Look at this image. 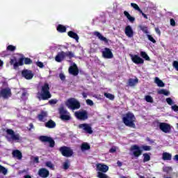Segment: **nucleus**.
<instances>
[{"label":"nucleus","instance_id":"nucleus-1","mask_svg":"<svg viewBox=\"0 0 178 178\" xmlns=\"http://www.w3.org/2000/svg\"><path fill=\"white\" fill-rule=\"evenodd\" d=\"M51 97L52 95H51V92H49V84L44 83L41 87L40 92L37 93V98H38L40 101H47L49 99V98H51Z\"/></svg>","mask_w":178,"mask_h":178},{"label":"nucleus","instance_id":"nucleus-2","mask_svg":"<svg viewBox=\"0 0 178 178\" xmlns=\"http://www.w3.org/2000/svg\"><path fill=\"white\" fill-rule=\"evenodd\" d=\"M31 63H33V60L30 58L21 57L19 58L18 62L16 58H10V65L13 66V69H15V70H16L19 66H23L24 64L31 65Z\"/></svg>","mask_w":178,"mask_h":178},{"label":"nucleus","instance_id":"nucleus-3","mask_svg":"<svg viewBox=\"0 0 178 178\" xmlns=\"http://www.w3.org/2000/svg\"><path fill=\"white\" fill-rule=\"evenodd\" d=\"M122 122L125 126L127 127H131L132 129H136V116L133 113H127L125 116L122 118Z\"/></svg>","mask_w":178,"mask_h":178},{"label":"nucleus","instance_id":"nucleus-4","mask_svg":"<svg viewBox=\"0 0 178 178\" xmlns=\"http://www.w3.org/2000/svg\"><path fill=\"white\" fill-rule=\"evenodd\" d=\"M65 58H69V59H72V58H74V53L72 51H60L58 52V54L55 57L56 62H58L60 63L63 60H65Z\"/></svg>","mask_w":178,"mask_h":178},{"label":"nucleus","instance_id":"nucleus-5","mask_svg":"<svg viewBox=\"0 0 178 178\" xmlns=\"http://www.w3.org/2000/svg\"><path fill=\"white\" fill-rule=\"evenodd\" d=\"M65 105L69 108V109H71V111H76L77 109H80L81 107L80 102L77 101L74 98L68 99L65 102Z\"/></svg>","mask_w":178,"mask_h":178},{"label":"nucleus","instance_id":"nucleus-6","mask_svg":"<svg viewBox=\"0 0 178 178\" xmlns=\"http://www.w3.org/2000/svg\"><path fill=\"white\" fill-rule=\"evenodd\" d=\"M58 113L60 115V119H61L63 122H67L69 120H72V116L70 115V113H69L67 110L65 109L64 106H60L58 108Z\"/></svg>","mask_w":178,"mask_h":178},{"label":"nucleus","instance_id":"nucleus-7","mask_svg":"<svg viewBox=\"0 0 178 178\" xmlns=\"http://www.w3.org/2000/svg\"><path fill=\"white\" fill-rule=\"evenodd\" d=\"M58 151L60 152L61 155L65 156V158H70V156H73V149L67 146L60 147Z\"/></svg>","mask_w":178,"mask_h":178},{"label":"nucleus","instance_id":"nucleus-8","mask_svg":"<svg viewBox=\"0 0 178 178\" xmlns=\"http://www.w3.org/2000/svg\"><path fill=\"white\" fill-rule=\"evenodd\" d=\"M6 134L10 136V138H8V141H19L20 140V135L19 134H15V131L10 129H6Z\"/></svg>","mask_w":178,"mask_h":178},{"label":"nucleus","instance_id":"nucleus-9","mask_svg":"<svg viewBox=\"0 0 178 178\" xmlns=\"http://www.w3.org/2000/svg\"><path fill=\"white\" fill-rule=\"evenodd\" d=\"M39 140L41 143H49L50 148H54V147H55V140L50 136H39Z\"/></svg>","mask_w":178,"mask_h":178},{"label":"nucleus","instance_id":"nucleus-10","mask_svg":"<svg viewBox=\"0 0 178 178\" xmlns=\"http://www.w3.org/2000/svg\"><path fill=\"white\" fill-rule=\"evenodd\" d=\"M74 116L79 120H87L88 119V112L86 110L79 111L74 113Z\"/></svg>","mask_w":178,"mask_h":178},{"label":"nucleus","instance_id":"nucleus-11","mask_svg":"<svg viewBox=\"0 0 178 178\" xmlns=\"http://www.w3.org/2000/svg\"><path fill=\"white\" fill-rule=\"evenodd\" d=\"M0 97L4 99H8V98L12 97V90L9 88L1 89L0 91Z\"/></svg>","mask_w":178,"mask_h":178},{"label":"nucleus","instance_id":"nucleus-12","mask_svg":"<svg viewBox=\"0 0 178 178\" xmlns=\"http://www.w3.org/2000/svg\"><path fill=\"white\" fill-rule=\"evenodd\" d=\"M130 151L133 152V155L135 156V158H138V156L143 154V150L137 145H132L131 147Z\"/></svg>","mask_w":178,"mask_h":178},{"label":"nucleus","instance_id":"nucleus-13","mask_svg":"<svg viewBox=\"0 0 178 178\" xmlns=\"http://www.w3.org/2000/svg\"><path fill=\"white\" fill-rule=\"evenodd\" d=\"M131 59L135 65H143L144 64V59L141 58L137 54H130Z\"/></svg>","mask_w":178,"mask_h":178},{"label":"nucleus","instance_id":"nucleus-14","mask_svg":"<svg viewBox=\"0 0 178 178\" xmlns=\"http://www.w3.org/2000/svg\"><path fill=\"white\" fill-rule=\"evenodd\" d=\"M159 129L163 133H170V130H172V127H170V124L166 122H161L159 124Z\"/></svg>","mask_w":178,"mask_h":178},{"label":"nucleus","instance_id":"nucleus-15","mask_svg":"<svg viewBox=\"0 0 178 178\" xmlns=\"http://www.w3.org/2000/svg\"><path fill=\"white\" fill-rule=\"evenodd\" d=\"M79 129H83L87 134H92L93 133L92 128L88 124H81L79 125Z\"/></svg>","mask_w":178,"mask_h":178},{"label":"nucleus","instance_id":"nucleus-16","mask_svg":"<svg viewBox=\"0 0 178 178\" xmlns=\"http://www.w3.org/2000/svg\"><path fill=\"white\" fill-rule=\"evenodd\" d=\"M22 76L24 77L26 80H31L34 77V74L33 71L29 70H23L22 71Z\"/></svg>","mask_w":178,"mask_h":178},{"label":"nucleus","instance_id":"nucleus-17","mask_svg":"<svg viewBox=\"0 0 178 178\" xmlns=\"http://www.w3.org/2000/svg\"><path fill=\"white\" fill-rule=\"evenodd\" d=\"M96 170L100 172L101 173H106L109 170V167L105 164L97 163L96 165Z\"/></svg>","mask_w":178,"mask_h":178},{"label":"nucleus","instance_id":"nucleus-18","mask_svg":"<svg viewBox=\"0 0 178 178\" xmlns=\"http://www.w3.org/2000/svg\"><path fill=\"white\" fill-rule=\"evenodd\" d=\"M102 56L104 59H112L113 58V53H112L111 49L106 47L104 51H102Z\"/></svg>","mask_w":178,"mask_h":178},{"label":"nucleus","instance_id":"nucleus-19","mask_svg":"<svg viewBox=\"0 0 178 178\" xmlns=\"http://www.w3.org/2000/svg\"><path fill=\"white\" fill-rule=\"evenodd\" d=\"M68 73L72 76H79V67L76 63H74L72 66L69 67Z\"/></svg>","mask_w":178,"mask_h":178},{"label":"nucleus","instance_id":"nucleus-20","mask_svg":"<svg viewBox=\"0 0 178 178\" xmlns=\"http://www.w3.org/2000/svg\"><path fill=\"white\" fill-rule=\"evenodd\" d=\"M124 33L127 37H128L129 38H131L134 36V31H133V28H131V26L130 25H127L125 27Z\"/></svg>","mask_w":178,"mask_h":178},{"label":"nucleus","instance_id":"nucleus-21","mask_svg":"<svg viewBox=\"0 0 178 178\" xmlns=\"http://www.w3.org/2000/svg\"><path fill=\"white\" fill-rule=\"evenodd\" d=\"M38 176L42 178H47L49 176V171L47 168H40L38 172Z\"/></svg>","mask_w":178,"mask_h":178},{"label":"nucleus","instance_id":"nucleus-22","mask_svg":"<svg viewBox=\"0 0 178 178\" xmlns=\"http://www.w3.org/2000/svg\"><path fill=\"white\" fill-rule=\"evenodd\" d=\"M93 34H94V35L97 37L99 38V40H100V41H103L106 44H108V39L104 37L102 35V34H101V33H99L98 31H95Z\"/></svg>","mask_w":178,"mask_h":178},{"label":"nucleus","instance_id":"nucleus-23","mask_svg":"<svg viewBox=\"0 0 178 178\" xmlns=\"http://www.w3.org/2000/svg\"><path fill=\"white\" fill-rule=\"evenodd\" d=\"M44 125L47 129H55V127H56V122L52 120H49Z\"/></svg>","mask_w":178,"mask_h":178},{"label":"nucleus","instance_id":"nucleus-24","mask_svg":"<svg viewBox=\"0 0 178 178\" xmlns=\"http://www.w3.org/2000/svg\"><path fill=\"white\" fill-rule=\"evenodd\" d=\"M48 116V114L46 111H41V113L38 115V119L40 122H44V119Z\"/></svg>","mask_w":178,"mask_h":178},{"label":"nucleus","instance_id":"nucleus-25","mask_svg":"<svg viewBox=\"0 0 178 178\" xmlns=\"http://www.w3.org/2000/svg\"><path fill=\"white\" fill-rule=\"evenodd\" d=\"M163 161H172V154L163 152L162 154Z\"/></svg>","mask_w":178,"mask_h":178},{"label":"nucleus","instance_id":"nucleus-26","mask_svg":"<svg viewBox=\"0 0 178 178\" xmlns=\"http://www.w3.org/2000/svg\"><path fill=\"white\" fill-rule=\"evenodd\" d=\"M13 156L14 158H17V159H22L23 158V155L22 154V152L19 150H14L13 152Z\"/></svg>","mask_w":178,"mask_h":178},{"label":"nucleus","instance_id":"nucleus-27","mask_svg":"<svg viewBox=\"0 0 178 178\" xmlns=\"http://www.w3.org/2000/svg\"><path fill=\"white\" fill-rule=\"evenodd\" d=\"M67 35H69L70 38H74V40H76L77 42H79V35H77V33H74V31H70L67 33Z\"/></svg>","mask_w":178,"mask_h":178},{"label":"nucleus","instance_id":"nucleus-28","mask_svg":"<svg viewBox=\"0 0 178 178\" xmlns=\"http://www.w3.org/2000/svg\"><path fill=\"white\" fill-rule=\"evenodd\" d=\"M138 83V79L136 78L135 79L130 78L128 80V86H129L130 87H134V86H136V84Z\"/></svg>","mask_w":178,"mask_h":178},{"label":"nucleus","instance_id":"nucleus-29","mask_svg":"<svg viewBox=\"0 0 178 178\" xmlns=\"http://www.w3.org/2000/svg\"><path fill=\"white\" fill-rule=\"evenodd\" d=\"M81 149L82 152L88 151L91 149V146H90V144L88 143H83L81 145Z\"/></svg>","mask_w":178,"mask_h":178},{"label":"nucleus","instance_id":"nucleus-30","mask_svg":"<svg viewBox=\"0 0 178 178\" xmlns=\"http://www.w3.org/2000/svg\"><path fill=\"white\" fill-rule=\"evenodd\" d=\"M124 16H126V17L128 19V20H129V22H131V23H134L135 22L136 18L134 17H131V15H130V13H129V12L124 11Z\"/></svg>","mask_w":178,"mask_h":178},{"label":"nucleus","instance_id":"nucleus-31","mask_svg":"<svg viewBox=\"0 0 178 178\" xmlns=\"http://www.w3.org/2000/svg\"><path fill=\"white\" fill-rule=\"evenodd\" d=\"M143 156V163L149 162L151 161V153H144Z\"/></svg>","mask_w":178,"mask_h":178},{"label":"nucleus","instance_id":"nucleus-32","mask_svg":"<svg viewBox=\"0 0 178 178\" xmlns=\"http://www.w3.org/2000/svg\"><path fill=\"white\" fill-rule=\"evenodd\" d=\"M56 30L58 33H66V26L62 24H58L56 27Z\"/></svg>","mask_w":178,"mask_h":178},{"label":"nucleus","instance_id":"nucleus-33","mask_svg":"<svg viewBox=\"0 0 178 178\" xmlns=\"http://www.w3.org/2000/svg\"><path fill=\"white\" fill-rule=\"evenodd\" d=\"M154 81L156 84H157L158 87H165V83L162 80L159 79V78L156 77Z\"/></svg>","mask_w":178,"mask_h":178},{"label":"nucleus","instance_id":"nucleus-34","mask_svg":"<svg viewBox=\"0 0 178 178\" xmlns=\"http://www.w3.org/2000/svg\"><path fill=\"white\" fill-rule=\"evenodd\" d=\"M140 56L141 58L145 59V60H148V61L151 60L149 56H148V54H147L145 51H140Z\"/></svg>","mask_w":178,"mask_h":178},{"label":"nucleus","instance_id":"nucleus-35","mask_svg":"<svg viewBox=\"0 0 178 178\" xmlns=\"http://www.w3.org/2000/svg\"><path fill=\"white\" fill-rule=\"evenodd\" d=\"M70 168V161L69 160H66L63 163V168L64 170H67Z\"/></svg>","mask_w":178,"mask_h":178},{"label":"nucleus","instance_id":"nucleus-36","mask_svg":"<svg viewBox=\"0 0 178 178\" xmlns=\"http://www.w3.org/2000/svg\"><path fill=\"white\" fill-rule=\"evenodd\" d=\"M158 94L159 95L163 94V95H165V97H168L169 96V94H170V92L165 89H161L158 91Z\"/></svg>","mask_w":178,"mask_h":178},{"label":"nucleus","instance_id":"nucleus-37","mask_svg":"<svg viewBox=\"0 0 178 178\" xmlns=\"http://www.w3.org/2000/svg\"><path fill=\"white\" fill-rule=\"evenodd\" d=\"M131 6L135 9V10H138L139 13H142L141 8L137 5L136 3H131Z\"/></svg>","mask_w":178,"mask_h":178},{"label":"nucleus","instance_id":"nucleus-38","mask_svg":"<svg viewBox=\"0 0 178 178\" xmlns=\"http://www.w3.org/2000/svg\"><path fill=\"white\" fill-rule=\"evenodd\" d=\"M0 173H2V175H4V176L8 175V169L0 165Z\"/></svg>","mask_w":178,"mask_h":178},{"label":"nucleus","instance_id":"nucleus-39","mask_svg":"<svg viewBox=\"0 0 178 178\" xmlns=\"http://www.w3.org/2000/svg\"><path fill=\"white\" fill-rule=\"evenodd\" d=\"M139 29L145 33L148 34V27L143 25L139 26Z\"/></svg>","mask_w":178,"mask_h":178},{"label":"nucleus","instance_id":"nucleus-40","mask_svg":"<svg viewBox=\"0 0 178 178\" xmlns=\"http://www.w3.org/2000/svg\"><path fill=\"white\" fill-rule=\"evenodd\" d=\"M104 97H106V98H108L111 101H113V99H115V95L111 93H104Z\"/></svg>","mask_w":178,"mask_h":178},{"label":"nucleus","instance_id":"nucleus-41","mask_svg":"<svg viewBox=\"0 0 178 178\" xmlns=\"http://www.w3.org/2000/svg\"><path fill=\"white\" fill-rule=\"evenodd\" d=\"M145 99L146 102H149L150 104L154 103V99L152 98V97H151L149 95H146L145 97Z\"/></svg>","mask_w":178,"mask_h":178},{"label":"nucleus","instance_id":"nucleus-42","mask_svg":"<svg viewBox=\"0 0 178 178\" xmlns=\"http://www.w3.org/2000/svg\"><path fill=\"white\" fill-rule=\"evenodd\" d=\"M97 177L98 178H108V175L106 174H105V172H98Z\"/></svg>","mask_w":178,"mask_h":178},{"label":"nucleus","instance_id":"nucleus-43","mask_svg":"<svg viewBox=\"0 0 178 178\" xmlns=\"http://www.w3.org/2000/svg\"><path fill=\"white\" fill-rule=\"evenodd\" d=\"M6 49L10 52H14V51H16V47L12 44H10L7 47Z\"/></svg>","mask_w":178,"mask_h":178},{"label":"nucleus","instance_id":"nucleus-44","mask_svg":"<svg viewBox=\"0 0 178 178\" xmlns=\"http://www.w3.org/2000/svg\"><path fill=\"white\" fill-rule=\"evenodd\" d=\"M147 37L149 41H151V42H153V44H156V40H155L154 39V37H152V35L147 34Z\"/></svg>","mask_w":178,"mask_h":178},{"label":"nucleus","instance_id":"nucleus-45","mask_svg":"<svg viewBox=\"0 0 178 178\" xmlns=\"http://www.w3.org/2000/svg\"><path fill=\"white\" fill-rule=\"evenodd\" d=\"M141 148L143 151H151V146L142 145Z\"/></svg>","mask_w":178,"mask_h":178},{"label":"nucleus","instance_id":"nucleus-46","mask_svg":"<svg viewBox=\"0 0 178 178\" xmlns=\"http://www.w3.org/2000/svg\"><path fill=\"white\" fill-rule=\"evenodd\" d=\"M45 165L46 166H47V168H49L50 169H54V164H52L51 161L46 162Z\"/></svg>","mask_w":178,"mask_h":178},{"label":"nucleus","instance_id":"nucleus-47","mask_svg":"<svg viewBox=\"0 0 178 178\" xmlns=\"http://www.w3.org/2000/svg\"><path fill=\"white\" fill-rule=\"evenodd\" d=\"M165 101L168 105H173V100L172 99V98L168 97L165 99Z\"/></svg>","mask_w":178,"mask_h":178},{"label":"nucleus","instance_id":"nucleus-48","mask_svg":"<svg viewBox=\"0 0 178 178\" xmlns=\"http://www.w3.org/2000/svg\"><path fill=\"white\" fill-rule=\"evenodd\" d=\"M172 66L178 72V61L177 60L173 61Z\"/></svg>","mask_w":178,"mask_h":178},{"label":"nucleus","instance_id":"nucleus-49","mask_svg":"<svg viewBox=\"0 0 178 178\" xmlns=\"http://www.w3.org/2000/svg\"><path fill=\"white\" fill-rule=\"evenodd\" d=\"M49 104L50 105H55L56 104H58V100L57 99H51L49 101Z\"/></svg>","mask_w":178,"mask_h":178},{"label":"nucleus","instance_id":"nucleus-50","mask_svg":"<svg viewBox=\"0 0 178 178\" xmlns=\"http://www.w3.org/2000/svg\"><path fill=\"white\" fill-rule=\"evenodd\" d=\"M86 104L87 105H90V106H92V105H94V102H92V100L88 99L86 100Z\"/></svg>","mask_w":178,"mask_h":178},{"label":"nucleus","instance_id":"nucleus-51","mask_svg":"<svg viewBox=\"0 0 178 178\" xmlns=\"http://www.w3.org/2000/svg\"><path fill=\"white\" fill-rule=\"evenodd\" d=\"M170 26H172V27H175L176 26V21L173 18H171L170 19Z\"/></svg>","mask_w":178,"mask_h":178},{"label":"nucleus","instance_id":"nucleus-52","mask_svg":"<svg viewBox=\"0 0 178 178\" xmlns=\"http://www.w3.org/2000/svg\"><path fill=\"white\" fill-rule=\"evenodd\" d=\"M37 66H38V67H40V69H42V67H44V63L41 61H38L36 63Z\"/></svg>","mask_w":178,"mask_h":178},{"label":"nucleus","instance_id":"nucleus-53","mask_svg":"<svg viewBox=\"0 0 178 178\" xmlns=\"http://www.w3.org/2000/svg\"><path fill=\"white\" fill-rule=\"evenodd\" d=\"M59 77H60V80H62V81H64V80L66 79V76H65V74L63 73H60Z\"/></svg>","mask_w":178,"mask_h":178},{"label":"nucleus","instance_id":"nucleus-54","mask_svg":"<svg viewBox=\"0 0 178 178\" xmlns=\"http://www.w3.org/2000/svg\"><path fill=\"white\" fill-rule=\"evenodd\" d=\"M172 109L175 112H178V106L177 105L172 106Z\"/></svg>","mask_w":178,"mask_h":178},{"label":"nucleus","instance_id":"nucleus-55","mask_svg":"<svg viewBox=\"0 0 178 178\" xmlns=\"http://www.w3.org/2000/svg\"><path fill=\"white\" fill-rule=\"evenodd\" d=\"M116 152V147H111L110 149H109V152L110 154H114V152Z\"/></svg>","mask_w":178,"mask_h":178},{"label":"nucleus","instance_id":"nucleus-56","mask_svg":"<svg viewBox=\"0 0 178 178\" xmlns=\"http://www.w3.org/2000/svg\"><path fill=\"white\" fill-rule=\"evenodd\" d=\"M33 161H34L35 163H40V157L35 156V157L34 158Z\"/></svg>","mask_w":178,"mask_h":178},{"label":"nucleus","instance_id":"nucleus-57","mask_svg":"<svg viewBox=\"0 0 178 178\" xmlns=\"http://www.w3.org/2000/svg\"><path fill=\"white\" fill-rule=\"evenodd\" d=\"M155 31L156 34H158V35H161V29H159V28L158 27L155 28Z\"/></svg>","mask_w":178,"mask_h":178},{"label":"nucleus","instance_id":"nucleus-58","mask_svg":"<svg viewBox=\"0 0 178 178\" xmlns=\"http://www.w3.org/2000/svg\"><path fill=\"white\" fill-rule=\"evenodd\" d=\"M147 141H148V143H150V144H154V143H155V141H154V140L149 138H146Z\"/></svg>","mask_w":178,"mask_h":178},{"label":"nucleus","instance_id":"nucleus-59","mask_svg":"<svg viewBox=\"0 0 178 178\" xmlns=\"http://www.w3.org/2000/svg\"><path fill=\"white\" fill-rule=\"evenodd\" d=\"M173 160L175 161V162H178V154L174 156Z\"/></svg>","mask_w":178,"mask_h":178},{"label":"nucleus","instance_id":"nucleus-60","mask_svg":"<svg viewBox=\"0 0 178 178\" xmlns=\"http://www.w3.org/2000/svg\"><path fill=\"white\" fill-rule=\"evenodd\" d=\"M141 13L142 16H143V17H144L145 19H148V16H147V15H145V13H144L143 11H142V13Z\"/></svg>","mask_w":178,"mask_h":178},{"label":"nucleus","instance_id":"nucleus-61","mask_svg":"<svg viewBox=\"0 0 178 178\" xmlns=\"http://www.w3.org/2000/svg\"><path fill=\"white\" fill-rule=\"evenodd\" d=\"M29 127H30V130H31V129H34V125L33 124V123L29 124Z\"/></svg>","mask_w":178,"mask_h":178},{"label":"nucleus","instance_id":"nucleus-62","mask_svg":"<svg viewBox=\"0 0 178 178\" xmlns=\"http://www.w3.org/2000/svg\"><path fill=\"white\" fill-rule=\"evenodd\" d=\"M117 165H118V166H120H120H122V162H120V161H118L117 162Z\"/></svg>","mask_w":178,"mask_h":178},{"label":"nucleus","instance_id":"nucleus-63","mask_svg":"<svg viewBox=\"0 0 178 178\" xmlns=\"http://www.w3.org/2000/svg\"><path fill=\"white\" fill-rule=\"evenodd\" d=\"M26 95H27V92H22V97H26Z\"/></svg>","mask_w":178,"mask_h":178},{"label":"nucleus","instance_id":"nucleus-64","mask_svg":"<svg viewBox=\"0 0 178 178\" xmlns=\"http://www.w3.org/2000/svg\"><path fill=\"white\" fill-rule=\"evenodd\" d=\"M24 178H31V176L27 175L24 176Z\"/></svg>","mask_w":178,"mask_h":178}]
</instances>
